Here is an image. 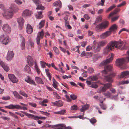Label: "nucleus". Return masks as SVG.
Here are the masks:
<instances>
[{"label": "nucleus", "instance_id": "f257e3e1", "mask_svg": "<svg viewBox=\"0 0 129 129\" xmlns=\"http://www.w3.org/2000/svg\"><path fill=\"white\" fill-rule=\"evenodd\" d=\"M114 56L113 54H112L111 57L109 58L104 60L100 64V66H104V70L102 71L103 74H106L107 73V72L111 71L112 70L113 67L112 64L108 65L106 66V65L111 62Z\"/></svg>", "mask_w": 129, "mask_h": 129}, {"label": "nucleus", "instance_id": "f03ea898", "mask_svg": "<svg viewBox=\"0 0 129 129\" xmlns=\"http://www.w3.org/2000/svg\"><path fill=\"white\" fill-rule=\"evenodd\" d=\"M126 55H127L128 56L125 58L118 59L116 60V63L117 65L120 67L125 63H128L129 62V50L127 52Z\"/></svg>", "mask_w": 129, "mask_h": 129}, {"label": "nucleus", "instance_id": "7ed1b4c3", "mask_svg": "<svg viewBox=\"0 0 129 129\" xmlns=\"http://www.w3.org/2000/svg\"><path fill=\"white\" fill-rule=\"evenodd\" d=\"M111 43H114V48L115 47L117 49H120L123 50L126 49V44L122 41L111 42Z\"/></svg>", "mask_w": 129, "mask_h": 129}, {"label": "nucleus", "instance_id": "20e7f679", "mask_svg": "<svg viewBox=\"0 0 129 129\" xmlns=\"http://www.w3.org/2000/svg\"><path fill=\"white\" fill-rule=\"evenodd\" d=\"M11 40V39L7 35H2L0 36V42L3 44H7L10 42Z\"/></svg>", "mask_w": 129, "mask_h": 129}, {"label": "nucleus", "instance_id": "39448f33", "mask_svg": "<svg viewBox=\"0 0 129 129\" xmlns=\"http://www.w3.org/2000/svg\"><path fill=\"white\" fill-rule=\"evenodd\" d=\"M109 25L108 21H105L102 22L96 26V30L98 32L100 31V29H105Z\"/></svg>", "mask_w": 129, "mask_h": 129}, {"label": "nucleus", "instance_id": "423d86ee", "mask_svg": "<svg viewBox=\"0 0 129 129\" xmlns=\"http://www.w3.org/2000/svg\"><path fill=\"white\" fill-rule=\"evenodd\" d=\"M114 43H111V42L108 44L107 47L105 48L103 50L104 53L106 54L112 50L114 48Z\"/></svg>", "mask_w": 129, "mask_h": 129}, {"label": "nucleus", "instance_id": "0eeeda50", "mask_svg": "<svg viewBox=\"0 0 129 129\" xmlns=\"http://www.w3.org/2000/svg\"><path fill=\"white\" fill-rule=\"evenodd\" d=\"M26 115L29 118L33 119L35 120H38L39 119L45 120L46 119L45 117H41L40 116H38L30 114L27 113L26 114Z\"/></svg>", "mask_w": 129, "mask_h": 129}, {"label": "nucleus", "instance_id": "6e6552de", "mask_svg": "<svg viewBox=\"0 0 129 129\" xmlns=\"http://www.w3.org/2000/svg\"><path fill=\"white\" fill-rule=\"evenodd\" d=\"M44 35L43 30L42 29L41 31L39 32L37 35L36 39L37 44L39 45L40 44L41 39H42Z\"/></svg>", "mask_w": 129, "mask_h": 129}, {"label": "nucleus", "instance_id": "1a4fd4ad", "mask_svg": "<svg viewBox=\"0 0 129 129\" xmlns=\"http://www.w3.org/2000/svg\"><path fill=\"white\" fill-rule=\"evenodd\" d=\"M115 74L113 73L107 76H104V79L109 82H112L113 81V77L115 76Z\"/></svg>", "mask_w": 129, "mask_h": 129}, {"label": "nucleus", "instance_id": "9d476101", "mask_svg": "<svg viewBox=\"0 0 129 129\" xmlns=\"http://www.w3.org/2000/svg\"><path fill=\"white\" fill-rule=\"evenodd\" d=\"M19 36L21 40V42L20 44L21 48L22 50H24L25 48V39L22 36L21 34L19 35Z\"/></svg>", "mask_w": 129, "mask_h": 129}, {"label": "nucleus", "instance_id": "9b49d317", "mask_svg": "<svg viewBox=\"0 0 129 129\" xmlns=\"http://www.w3.org/2000/svg\"><path fill=\"white\" fill-rule=\"evenodd\" d=\"M8 9L3 14V16L6 18L9 19L12 18L13 16V14Z\"/></svg>", "mask_w": 129, "mask_h": 129}, {"label": "nucleus", "instance_id": "f8f14e48", "mask_svg": "<svg viewBox=\"0 0 129 129\" xmlns=\"http://www.w3.org/2000/svg\"><path fill=\"white\" fill-rule=\"evenodd\" d=\"M12 13H14L17 12L18 10L17 7L15 5L11 4L8 9Z\"/></svg>", "mask_w": 129, "mask_h": 129}, {"label": "nucleus", "instance_id": "ddd939ff", "mask_svg": "<svg viewBox=\"0 0 129 129\" xmlns=\"http://www.w3.org/2000/svg\"><path fill=\"white\" fill-rule=\"evenodd\" d=\"M17 21L19 25V29H22L24 22L23 19L22 17H20L17 19Z\"/></svg>", "mask_w": 129, "mask_h": 129}, {"label": "nucleus", "instance_id": "4468645a", "mask_svg": "<svg viewBox=\"0 0 129 129\" xmlns=\"http://www.w3.org/2000/svg\"><path fill=\"white\" fill-rule=\"evenodd\" d=\"M2 29L5 32L9 33L10 32L11 29L7 24H4L2 26Z\"/></svg>", "mask_w": 129, "mask_h": 129}, {"label": "nucleus", "instance_id": "2eb2a0df", "mask_svg": "<svg viewBox=\"0 0 129 129\" xmlns=\"http://www.w3.org/2000/svg\"><path fill=\"white\" fill-rule=\"evenodd\" d=\"M14 55V54L13 51H8L6 57L8 61H10L12 59Z\"/></svg>", "mask_w": 129, "mask_h": 129}, {"label": "nucleus", "instance_id": "dca6fc26", "mask_svg": "<svg viewBox=\"0 0 129 129\" xmlns=\"http://www.w3.org/2000/svg\"><path fill=\"white\" fill-rule=\"evenodd\" d=\"M0 65L6 72H8L10 70L8 66L4 62L0 60Z\"/></svg>", "mask_w": 129, "mask_h": 129}, {"label": "nucleus", "instance_id": "f3484780", "mask_svg": "<svg viewBox=\"0 0 129 129\" xmlns=\"http://www.w3.org/2000/svg\"><path fill=\"white\" fill-rule=\"evenodd\" d=\"M8 77L9 79L13 83H17L18 81V79L13 74H9Z\"/></svg>", "mask_w": 129, "mask_h": 129}, {"label": "nucleus", "instance_id": "a211bd4d", "mask_svg": "<svg viewBox=\"0 0 129 129\" xmlns=\"http://www.w3.org/2000/svg\"><path fill=\"white\" fill-rule=\"evenodd\" d=\"M129 77V71H126L122 72L120 76V77H118L119 79L121 78H126Z\"/></svg>", "mask_w": 129, "mask_h": 129}, {"label": "nucleus", "instance_id": "6ab92c4d", "mask_svg": "<svg viewBox=\"0 0 129 129\" xmlns=\"http://www.w3.org/2000/svg\"><path fill=\"white\" fill-rule=\"evenodd\" d=\"M31 14V11L28 9H25L23 12L22 14V16L24 17L30 16Z\"/></svg>", "mask_w": 129, "mask_h": 129}, {"label": "nucleus", "instance_id": "aec40b11", "mask_svg": "<svg viewBox=\"0 0 129 129\" xmlns=\"http://www.w3.org/2000/svg\"><path fill=\"white\" fill-rule=\"evenodd\" d=\"M25 81L27 82L30 84L35 85L36 84L34 81L29 76H27L25 78Z\"/></svg>", "mask_w": 129, "mask_h": 129}, {"label": "nucleus", "instance_id": "412c9836", "mask_svg": "<svg viewBox=\"0 0 129 129\" xmlns=\"http://www.w3.org/2000/svg\"><path fill=\"white\" fill-rule=\"evenodd\" d=\"M111 34V33L110 31H106L101 34L100 35V38L102 39H104L107 37V36H109Z\"/></svg>", "mask_w": 129, "mask_h": 129}, {"label": "nucleus", "instance_id": "4be33fe9", "mask_svg": "<svg viewBox=\"0 0 129 129\" xmlns=\"http://www.w3.org/2000/svg\"><path fill=\"white\" fill-rule=\"evenodd\" d=\"M27 62L28 64L31 66H33L34 64V61L31 56H28L27 57Z\"/></svg>", "mask_w": 129, "mask_h": 129}, {"label": "nucleus", "instance_id": "5701e85b", "mask_svg": "<svg viewBox=\"0 0 129 129\" xmlns=\"http://www.w3.org/2000/svg\"><path fill=\"white\" fill-rule=\"evenodd\" d=\"M53 6L54 7L59 6L60 8L62 7L61 2L60 0L54 2L53 3Z\"/></svg>", "mask_w": 129, "mask_h": 129}, {"label": "nucleus", "instance_id": "b1692460", "mask_svg": "<svg viewBox=\"0 0 129 129\" xmlns=\"http://www.w3.org/2000/svg\"><path fill=\"white\" fill-rule=\"evenodd\" d=\"M117 26L115 24H114L112 25L110 28L109 31L111 32V33L112 32H114L117 30Z\"/></svg>", "mask_w": 129, "mask_h": 129}, {"label": "nucleus", "instance_id": "393cba45", "mask_svg": "<svg viewBox=\"0 0 129 129\" xmlns=\"http://www.w3.org/2000/svg\"><path fill=\"white\" fill-rule=\"evenodd\" d=\"M33 30L31 26L29 24H27L26 28V32L28 34L32 33Z\"/></svg>", "mask_w": 129, "mask_h": 129}, {"label": "nucleus", "instance_id": "a878e982", "mask_svg": "<svg viewBox=\"0 0 129 129\" xmlns=\"http://www.w3.org/2000/svg\"><path fill=\"white\" fill-rule=\"evenodd\" d=\"M42 11H41L37 12L35 15L36 18L38 19L42 18L43 16V15L42 14Z\"/></svg>", "mask_w": 129, "mask_h": 129}, {"label": "nucleus", "instance_id": "bb28decb", "mask_svg": "<svg viewBox=\"0 0 129 129\" xmlns=\"http://www.w3.org/2000/svg\"><path fill=\"white\" fill-rule=\"evenodd\" d=\"M106 43V42L105 41H102L100 42L97 43V45L101 47L104 46Z\"/></svg>", "mask_w": 129, "mask_h": 129}, {"label": "nucleus", "instance_id": "cd10ccee", "mask_svg": "<svg viewBox=\"0 0 129 129\" xmlns=\"http://www.w3.org/2000/svg\"><path fill=\"white\" fill-rule=\"evenodd\" d=\"M36 5L37 6V7L36 8V9L37 10L40 9L42 10H43L45 9L44 6L42 5L40 2H39V4Z\"/></svg>", "mask_w": 129, "mask_h": 129}, {"label": "nucleus", "instance_id": "c85d7f7f", "mask_svg": "<svg viewBox=\"0 0 129 129\" xmlns=\"http://www.w3.org/2000/svg\"><path fill=\"white\" fill-rule=\"evenodd\" d=\"M93 98L97 100H99L101 103H102L103 102V100H104L105 99V98H103L102 97L97 96H94Z\"/></svg>", "mask_w": 129, "mask_h": 129}, {"label": "nucleus", "instance_id": "c756f323", "mask_svg": "<svg viewBox=\"0 0 129 129\" xmlns=\"http://www.w3.org/2000/svg\"><path fill=\"white\" fill-rule=\"evenodd\" d=\"M35 80L36 81L38 84H44V82L42 79L39 77H36Z\"/></svg>", "mask_w": 129, "mask_h": 129}, {"label": "nucleus", "instance_id": "7c9ffc66", "mask_svg": "<svg viewBox=\"0 0 129 129\" xmlns=\"http://www.w3.org/2000/svg\"><path fill=\"white\" fill-rule=\"evenodd\" d=\"M89 107V105H83L82 108L80 109L81 112H83L84 113V111L88 109Z\"/></svg>", "mask_w": 129, "mask_h": 129}, {"label": "nucleus", "instance_id": "2f4dec72", "mask_svg": "<svg viewBox=\"0 0 129 129\" xmlns=\"http://www.w3.org/2000/svg\"><path fill=\"white\" fill-rule=\"evenodd\" d=\"M120 11V10L118 9H116L114 11L115 12H112L110 14L108 18H109L110 17L113 16L115 14H116L117 13Z\"/></svg>", "mask_w": 129, "mask_h": 129}, {"label": "nucleus", "instance_id": "473e14b6", "mask_svg": "<svg viewBox=\"0 0 129 129\" xmlns=\"http://www.w3.org/2000/svg\"><path fill=\"white\" fill-rule=\"evenodd\" d=\"M13 94L14 96L18 99H22L23 97L20 96L18 93L16 91L13 92Z\"/></svg>", "mask_w": 129, "mask_h": 129}, {"label": "nucleus", "instance_id": "72a5a7b5", "mask_svg": "<svg viewBox=\"0 0 129 129\" xmlns=\"http://www.w3.org/2000/svg\"><path fill=\"white\" fill-rule=\"evenodd\" d=\"M99 75V74L93 76H91L90 78L93 81L96 80L98 79V76Z\"/></svg>", "mask_w": 129, "mask_h": 129}, {"label": "nucleus", "instance_id": "f704fd0d", "mask_svg": "<svg viewBox=\"0 0 129 129\" xmlns=\"http://www.w3.org/2000/svg\"><path fill=\"white\" fill-rule=\"evenodd\" d=\"M19 105H8L6 106L5 107L10 109H13L14 108H18V106Z\"/></svg>", "mask_w": 129, "mask_h": 129}, {"label": "nucleus", "instance_id": "c9c22d12", "mask_svg": "<svg viewBox=\"0 0 129 129\" xmlns=\"http://www.w3.org/2000/svg\"><path fill=\"white\" fill-rule=\"evenodd\" d=\"M58 83V82L56 81V80L54 79V78H53V83L52 84L53 87L56 89H57V84Z\"/></svg>", "mask_w": 129, "mask_h": 129}, {"label": "nucleus", "instance_id": "e433bc0d", "mask_svg": "<svg viewBox=\"0 0 129 129\" xmlns=\"http://www.w3.org/2000/svg\"><path fill=\"white\" fill-rule=\"evenodd\" d=\"M49 69H45V72L47 76L48 77L49 79L50 80H51V76L50 73L49 72Z\"/></svg>", "mask_w": 129, "mask_h": 129}, {"label": "nucleus", "instance_id": "4c0bfd02", "mask_svg": "<svg viewBox=\"0 0 129 129\" xmlns=\"http://www.w3.org/2000/svg\"><path fill=\"white\" fill-rule=\"evenodd\" d=\"M45 23V21L44 20H42L41 21L39 24V28L40 29L42 28L44 25Z\"/></svg>", "mask_w": 129, "mask_h": 129}, {"label": "nucleus", "instance_id": "58836bf2", "mask_svg": "<svg viewBox=\"0 0 129 129\" xmlns=\"http://www.w3.org/2000/svg\"><path fill=\"white\" fill-rule=\"evenodd\" d=\"M57 125H60L61 126H65L63 124H59L55 125H48V127L50 128H54L57 127Z\"/></svg>", "mask_w": 129, "mask_h": 129}, {"label": "nucleus", "instance_id": "ea45409f", "mask_svg": "<svg viewBox=\"0 0 129 129\" xmlns=\"http://www.w3.org/2000/svg\"><path fill=\"white\" fill-rule=\"evenodd\" d=\"M30 68L29 66L26 65L25 66L24 70L25 72L29 73L30 71Z\"/></svg>", "mask_w": 129, "mask_h": 129}, {"label": "nucleus", "instance_id": "a19ab883", "mask_svg": "<svg viewBox=\"0 0 129 129\" xmlns=\"http://www.w3.org/2000/svg\"><path fill=\"white\" fill-rule=\"evenodd\" d=\"M94 69L91 67H89L87 69V72L89 73H92L94 72Z\"/></svg>", "mask_w": 129, "mask_h": 129}, {"label": "nucleus", "instance_id": "79ce46f5", "mask_svg": "<svg viewBox=\"0 0 129 129\" xmlns=\"http://www.w3.org/2000/svg\"><path fill=\"white\" fill-rule=\"evenodd\" d=\"M106 88L104 86V87H100L98 92L99 93H101V92H104L107 90Z\"/></svg>", "mask_w": 129, "mask_h": 129}, {"label": "nucleus", "instance_id": "37998d69", "mask_svg": "<svg viewBox=\"0 0 129 129\" xmlns=\"http://www.w3.org/2000/svg\"><path fill=\"white\" fill-rule=\"evenodd\" d=\"M102 19V17L101 16H98L96 18L95 22V23H98L101 21Z\"/></svg>", "mask_w": 129, "mask_h": 129}, {"label": "nucleus", "instance_id": "c03bdc74", "mask_svg": "<svg viewBox=\"0 0 129 129\" xmlns=\"http://www.w3.org/2000/svg\"><path fill=\"white\" fill-rule=\"evenodd\" d=\"M116 6L115 5H113V6H111L107 9V10L106 11V12H108L112 10L113 9L115 8L116 7Z\"/></svg>", "mask_w": 129, "mask_h": 129}, {"label": "nucleus", "instance_id": "a18cd8bd", "mask_svg": "<svg viewBox=\"0 0 129 129\" xmlns=\"http://www.w3.org/2000/svg\"><path fill=\"white\" fill-rule=\"evenodd\" d=\"M104 94L108 98H111L112 95L109 92H106Z\"/></svg>", "mask_w": 129, "mask_h": 129}, {"label": "nucleus", "instance_id": "49530a36", "mask_svg": "<svg viewBox=\"0 0 129 129\" xmlns=\"http://www.w3.org/2000/svg\"><path fill=\"white\" fill-rule=\"evenodd\" d=\"M129 82L128 80L126 81H122L120 82L119 83V85H123L125 84H128Z\"/></svg>", "mask_w": 129, "mask_h": 129}, {"label": "nucleus", "instance_id": "de8ad7c7", "mask_svg": "<svg viewBox=\"0 0 129 129\" xmlns=\"http://www.w3.org/2000/svg\"><path fill=\"white\" fill-rule=\"evenodd\" d=\"M35 68L37 73L38 74H39L40 73V69L38 68V66L36 64H35Z\"/></svg>", "mask_w": 129, "mask_h": 129}, {"label": "nucleus", "instance_id": "09e8293b", "mask_svg": "<svg viewBox=\"0 0 129 129\" xmlns=\"http://www.w3.org/2000/svg\"><path fill=\"white\" fill-rule=\"evenodd\" d=\"M89 121L92 124H94L96 121V120L94 118H92L91 119L89 120Z\"/></svg>", "mask_w": 129, "mask_h": 129}, {"label": "nucleus", "instance_id": "8fccbe9b", "mask_svg": "<svg viewBox=\"0 0 129 129\" xmlns=\"http://www.w3.org/2000/svg\"><path fill=\"white\" fill-rule=\"evenodd\" d=\"M53 50L54 52L57 54L59 53V51L58 48L56 47H54L53 48Z\"/></svg>", "mask_w": 129, "mask_h": 129}, {"label": "nucleus", "instance_id": "3c124183", "mask_svg": "<svg viewBox=\"0 0 129 129\" xmlns=\"http://www.w3.org/2000/svg\"><path fill=\"white\" fill-rule=\"evenodd\" d=\"M92 53L91 52H87L86 53V57L87 58L91 57L92 56Z\"/></svg>", "mask_w": 129, "mask_h": 129}, {"label": "nucleus", "instance_id": "603ef678", "mask_svg": "<svg viewBox=\"0 0 129 129\" xmlns=\"http://www.w3.org/2000/svg\"><path fill=\"white\" fill-rule=\"evenodd\" d=\"M19 93L22 96H23L26 97H28V96L27 95V94L26 93H25L24 92H23L21 91H20L19 92Z\"/></svg>", "mask_w": 129, "mask_h": 129}, {"label": "nucleus", "instance_id": "864d4df0", "mask_svg": "<svg viewBox=\"0 0 129 129\" xmlns=\"http://www.w3.org/2000/svg\"><path fill=\"white\" fill-rule=\"evenodd\" d=\"M111 86V84L110 83H108L105 84L104 85V86L107 89L109 88Z\"/></svg>", "mask_w": 129, "mask_h": 129}, {"label": "nucleus", "instance_id": "5fc2aeb1", "mask_svg": "<svg viewBox=\"0 0 129 129\" xmlns=\"http://www.w3.org/2000/svg\"><path fill=\"white\" fill-rule=\"evenodd\" d=\"M48 102V100L47 99H44L43 101L41 102L42 105H47L46 104H44L45 103H47Z\"/></svg>", "mask_w": 129, "mask_h": 129}, {"label": "nucleus", "instance_id": "6e6d98bb", "mask_svg": "<svg viewBox=\"0 0 129 129\" xmlns=\"http://www.w3.org/2000/svg\"><path fill=\"white\" fill-rule=\"evenodd\" d=\"M101 49V47H100L97 45L96 48L94 49V51L95 52H99Z\"/></svg>", "mask_w": 129, "mask_h": 129}, {"label": "nucleus", "instance_id": "4d7b16f0", "mask_svg": "<svg viewBox=\"0 0 129 129\" xmlns=\"http://www.w3.org/2000/svg\"><path fill=\"white\" fill-rule=\"evenodd\" d=\"M70 96L71 98L73 100H76L77 98V96L76 95L73 94L71 95Z\"/></svg>", "mask_w": 129, "mask_h": 129}, {"label": "nucleus", "instance_id": "13d9d810", "mask_svg": "<svg viewBox=\"0 0 129 129\" xmlns=\"http://www.w3.org/2000/svg\"><path fill=\"white\" fill-rule=\"evenodd\" d=\"M78 109L77 105H72L71 107V110H76Z\"/></svg>", "mask_w": 129, "mask_h": 129}, {"label": "nucleus", "instance_id": "bf43d9fd", "mask_svg": "<svg viewBox=\"0 0 129 129\" xmlns=\"http://www.w3.org/2000/svg\"><path fill=\"white\" fill-rule=\"evenodd\" d=\"M119 17V16H117L112 18L111 19V21L112 22H113L116 20Z\"/></svg>", "mask_w": 129, "mask_h": 129}, {"label": "nucleus", "instance_id": "052dcab7", "mask_svg": "<svg viewBox=\"0 0 129 129\" xmlns=\"http://www.w3.org/2000/svg\"><path fill=\"white\" fill-rule=\"evenodd\" d=\"M77 84L80 86L83 89H84L85 85L84 84L78 82L77 83Z\"/></svg>", "mask_w": 129, "mask_h": 129}, {"label": "nucleus", "instance_id": "680f3d73", "mask_svg": "<svg viewBox=\"0 0 129 129\" xmlns=\"http://www.w3.org/2000/svg\"><path fill=\"white\" fill-rule=\"evenodd\" d=\"M1 99L3 100H9L10 99V97L9 96H7L3 97Z\"/></svg>", "mask_w": 129, "mask_h": 129}, {"label": "nucleus", "instance_id": "e2e57ef3", "mask_svg": "<svg viewBox=\"0 0 129 129\" xmlns=\"http://www.w3.org/2000/svg\"><path fill=\"white\" fill-rule=\"evenodd\" d=\"M66 112V110H62L59 111V114L63 115Z\"/></svg>", "mask_w": 129, "mask_h": 129}, {"label": "nucleus", "instance_id": "0e129e2a", "mask_svg": "<svg viewBox=\"0 0 129 129\" xmlns=\"http://www.w3.org/2000/svg\"><path fill=\"white\" fill-rule=\"evenodd\" d=\"M63 124L65 126H61L60 125H57V127L58 126V127H60L58 128L57 129H66V127L65 125Z\"/></svg>", "mask_w": 129, "mask_h": 129}, {"label": "nucleus", "instance_id": "69168bd1", "mask_svg": "<svg viewBox=\"0 0 129 129\" xmlns=\"http://www.w3.org/2000/svg\"><path fill=\"white\" fill-rule=\"evenodd\" d=\"M15 1L18 5H20L22 3V2L21 0H15Z\"/></svg>", "mask_w": 129, "mask_h": 129}, {"label": "nucleus", "instance_id": "338daca9", "mask_svg": "<svg viewBox=\"0 0 129 129\" xmlns=\"http://www.w3.org/2000/svg\"><path fill=\"white\" fill-rule=\"evenodd\" d=\"M126 4V2L125 1L122 2V3L120 4L117 6V7H120Z\"/></svg>", "mask_w": 129, "mask_h": 129}, {"label": "nucleus", "instance_id": "774afa93", "mask_svg": "<svg viewBox=\"0 0 129 129\" xmlns=\"http://www.w3.org/2000/svg\"><path fill=\"white\" fill-rule=\"evenodd\" d=\"M82 76L84 77H86L87 76V74L86 71L83 72L82 74Z\"/></svg>", "mask_w": 129, "mask_h": 129}]
</instances>
